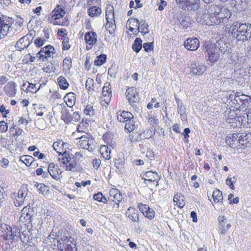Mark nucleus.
I'll list each match as a JSON object with an SVG mask.
<instances>
[{
    "label": "nucleus",
    "instance_id": "1",
    "mask_svg": "<svg viewBox=\"0 0 251 251\" xmlns=\"http://www.w3.org/2000/svg\"><path fill=\"white\" fill-rule=\"evenodd\" d=\"M229 32L237 42H243L251 38V24L233 23L229 28Z\"/></svg>",
    "mask_w": 251,
    "mask_h": 251
},
{
    "label": "nucleus",
    "instance_id": "2",
    "mask_svg": "<svg viewBox=\"0 0 251 251\" xmlns=\"http://www.w3.org/2000/svg\"><path fill=\"white\" fill-rule=\"evenodd\" d=\"M185 11L195 12L200 8V0H175Z\"/></svg>",
    "mask_w": 251,
    "mask_h": 251
},
{
    "label": "nucleus",
    "instance_id": "3",
    "mask_svg": "<svg viewBox=\"0 0 251 251\" xmlns=\"http://www.w3.org/2000/svg\"><path fill=\"white\" fill-rule=\"evenodd\" d=\"M11 19L6 17H0V38H2L9 33H12Z\"/></svg>",
    "mask_w": 251,
    "mask_h": 251
},
{
    "label": "nucleus",
    "instance_id": "4",
    "mask_svg": "<svg viewBox=\"0 0 251 251\" xmlns=\"http://www.w3.org/2000/svg\"><path fill=\"white\" fill-rule=\"evenodd\" d=\"M205 48L209 60L211 62L216 61L220 56V52L217 47H216L214 44H210L207 45Z\"/></svg>",
    "mask_w": 251,
    "mask_h": 251
},
{
    "label": "nucleus",
    "instance_id": "5",
    "mask_svg": "<svg viewBox=\"0 0 251 251\" xmlns=\"http://www.w3.org/2000/svg\"><path fill=\"white\" fill-rule=\"evenodd\" d=\"M54 48L50 46L47 45L43 48H42L37 54V56L42 61H45L50 57L51 53H54Z\"/></svg>",
    "mask_w": 251,
    "mask_h": 251
},
{
    "label": "nucleus",
    "instance_id": "6",
    "mask_svg": "<svg viewBox=\"0 0 251 251\" xmlns=\"http://www.w3.org/2000/svg\"><path fill=\"white\" fill-rule=\"evenodd\" d=\"M28 191L26 186L23 185L21 187L18 192L17 199L14 201L16 206L19 207L24 204L25 199L28 194Z\"/></svg>",
    "mask_w": 251,
    "mask_h": 251
},
{
    "label": "nucleus",
    "instance_id": "7",
    "mask_svg": "<svg viewBox=\"0 0 251 251\" xmlns=\"http://www.w3.org/2000/svg\"><path fill=\"white\" fill-rule=\"evenodd\" d=\"M138 207L146 218L149 220H152L154 218L155 212L148 205L140 203L138 204Z\"/></svg>",
    "mask_w": 251,
    "mask_h": 251
},
{
    "label": "nucleus",
    "instance_id": "8",
    "mask_svg": "<svg viewBox=\"0 0 251 251\" xmlns=\"http://www.w3.org/2000/svg\"><path fill=\"white\" fill-rule=\"evenodd\" d=\"M33 210L30 208L29 205L25 206L21 211L20 220L29 224L32 220Z\"/></svg>",
    "mask_w": 251,
    "mask_h": 251
},
{
    "label": "nucleus",
    "instance_id": "9",
    "mask_svg": "<svg viewBox=\"0 0 251 251\" xmlns=\"http://www.w3.org/2000/svg\"><path fill=\"white\" fill-rule=\"evenodd\" d=\"M126 94L130 104L137 103L139 101V96L135 88L133 87L128 88L126 89Z\"/></svg>",
    "mask_w": 251,
    "mask_h": 251
},
{
    "label": "nucleus",
    "instance_id": "10",
    "mask_svg": "<svg viewBox=\"0 0 251 251\" xmlns=\"http://www.w3.org/2000/svg\"><path fill=\"white\" fill-rule=\"evenodd\" d=\"M31 43L32 40H29V35H25L17 42L15 47L17 50L21 51L29 47Z\"/></svg>",
    "mask_w": 251,
    "mask_h": 251
},
{
    "label": "nucleus",
    "instance_id": "11",
    "mask_svg": "<svg viewBox=\"0 0 251 251\" xmlns=\"http://www.w3.org/2000/svg\"><path fill=\"white\" fill-rule=\"evenodd\" d=\"M218 227L220 233L224 234L231 227V225L229 223H228L226 218L224 216H219L218 217Z\"/></svg>",
    "mask_w": 251,
    "mask_h": 251
},
{
    "label": "nucleus",
    "instance_id": "12",
    "mask_svg": "<svg viewBox=\"0 0 251 251\" xmlns=\"http://www.w3.org/2000/svg\"><path fill=\"white\" fill-rule=\"evenodd\" d=\"M239 134L240 133H238L228 134L226 138V144L231 148H235L237 144H239V141H238Z\"/></svg>",
    "mask_w": 251,
    "mask_h": 251
},
{
    "label": "nucleus",
    "instance_id": "13",
    "mask_svg": "<svg viewBox=\"0 0 251 251\" xmlns=\"http://www.w3.org/2000/svg\"><path fill=\"white\" fill-rule=\"evenodd\" d=\"M184 46L188 50H196L200 46V41L196 38H188L184 42Z\"/></svg>",
    "mask_w": 251,
    "mask_h": 251
},
{
    "label": "nucleus",
    "instance_id": "14",
    "mask_svg": "<svg viewBox=\"0 0 251 251\" xmlns=\"http://www.w3.org/2000/svg\"><path fill=\"white\" fill-rule=\"evenodd\" d=\"M57 248L59 251H76L75 244L73 242L68 240L62 246L60 241H58Z\"/></svg>",
    "mask_w": 251,
    "mask_h": 251
},
{
    "label": "nucleus",
    "instance_id": "15",
    "mask_svg": "<svg viewBox=\"0 0 251 251\" xmlns=\"http://www.w3.org/2000/svg\"><path fill=\"white\" fill-rule=\"evenodd\" d=\"M62 156L63 157V164H66L67 163H69V164L66 165V170L68 171H73L74 169H75L76 167V165L77 164V161H75L74 159L71 161V159L69 156V154L67 153L66 151L63 152L62 154Z\"/></svg>",
    "mask_w": 251,
    "mask_h": 251
},
{
    "label": "nucleus",
    "instance_id": "16",
    "mask_svg": "<svg viewBox=\"0 0 251 251\" xmlns=\"http://www.w3.org/2000/svg\"><path fill=\"white\" fill-rule=\"evenodd\" d=\"M16 84L13 81L8 82L4 87L3 90L7 96L9 97L15 96L17 93Z\"/></svg>",
    "mask_w": 251,
    "mask_h": 251
},
{
    "label": "nucleus",
    "instance_id": "17",
    "mask_svg": "<svg viewBox=\"0 0 251 251\" xmlns=\"http://www.w3.org/2000/svg\"><path fill=\"white\" fill-rule=\"evenodd\" d=\"M108 200L114 202H120L123 199L121 192L116 188H112L109 191Z\"/></svg>",
    "mask_w": 251,
    "mask_h": 251
},
{
    "label": "nucleus",
    "instance_id": "18",
    "mask_svg": "<svg viewBox=\"0 0 251 251\" xmlns=\"http://www.w3.org/2000/svg\"><path fill=\"white\" fill-rule=\"evenodd\" d=\"M214 45L217 47L219 52L223 53L228 51L230 48V43L223 39H220Z\"/></svg>",
    "mask_w": 251,
    "mask_h": 251
},
{
    "label": "nucleus",
    "instance_id": "19",
    "mask_svg": "<svg viewBox=\"0 0 251 251\" xmlns=\"http://www.w3.org/2000/svg\"><path fill=\"white\" fill-rule=\"evenodd\" d=\"M84 40L87 45H94L97 42V34L94 31L87 32L85 34Z\"/></svg>",
    "mask_w": 251,
    "mask_h": 251
},
{
    "label": "nucleus",
    "instance_id": "20",
    "mask_svg": "<svg viewBox=\"0 0 251 251\" xmlns=\"http://www.w3.org/2000/svg\"><path fill=\"white\" fill-rule=\"evenodd\" d=\"M126 214L133 223H138L139 222V213L137 210L135 208H128L126 211Z\"/></svg>",
    "mask_w": 251,
    "mask_h": 251
},
{
    "label": "nucleus",
    "instance_id": "21",
    "mask_svg": "<svg viewBox=\"0 0 251 251\" xmlns=\"http://www.w3.org/2000/svg\"><path fill=\"white\" fill-rule=\"evenodd\" d=\"M238 141H239V144L246 147H247L248 144L251 146V133H240Z\"/></svg>",
    "mask_w": 251,
    "mask_h": 251
},
{
    "label": "nucleus",
    "instance_id": "22",
    "mask_svg": "<svg viewBox=\"0 0 251 251\" xmlns=\"http://www.w3.org/2000/svg\"><path fill=\"white\" fill-rule=\"evenodd\" d=\"M117 120L122 123H124L128 120L133 118L132 114L129 112L126 111H119L117 113Z\"/></svg>",
    "mask_w": 251,
    "mask_h": 251
},
{
    "label": "nucleus",
    "instance_id": "23",
    "mask_svg": "<svg viewBox=\"0 0 251 251\" xmlns=\"http://www.w3.org/2000/svg\"><path fill=\"white\" fill-rule=\"evenodd\" d=\"M106 19L107 23H111L113 25L112 21L115 22V15L114 13V7L111 5H108L106 8Z\"/></svg>",
    "mask_w": 251,
    "mask_h": 251
},
{
    "label": "nucleus",
    "instance_id": "24",
    "mask_svg": "<svg viewBox=\"0 0 251 251\" xmlns=\"http://www.w3.org/2000/svg\"><path fill=\"white\" fill-rule=\"evenodd\" d=\"M64 99L67 105L72 107L75 102V95L73 92H70L65 96Z\"/></svg>",
    "mask_w": 251,
    "mask_h": 251
},
{
    "label": "nucleus",
    "instance_id": "25",
    "mask_svg": "<svg viewBox=\"0 0 251 251\" xmlns=\"http://www.w3.org/2000/svg\"><path fill=\"white\" fill-rule=\"evenodd\" d=\"M102 93L103 97L107 98V99L105 98L104 100L105 101L111 98L112 96L111 86L109 82H106L104 83V86L102 88Z\"/></svg>",
    "mask_w": 251,
    "mask_h": 251
},
{
    "label": "nucleus",
    "instance_id": "26",
    "mask_svg": "<svg viewBox=\"0 0 251 251\" xmlns=\"http://www.w3.org/2000/svg\"><path fill=\"white\" fill-rule=\"evenodd\" d=\"M191 72L196 75H201L205 71V67L199 64H194L191 67Z\"/></svg>",
    "mask_w": 251,
    "mask_h": 251
},
{
    "label": "nucleus",
    "instance_id": "27",
    "mask_svg": "<svg viewBox=\"0 0 251 251\" xmlns=\"http://www.w3.org/2000/svg\"><path fill=\"white\" fill-rule=\"evenodd\" d=\"M239 112L240 111H239L238 109H236V110L234 109H230L229 111H226V118H227V122L229 123H231L233 125V122H235V119H236V117L238 115V114L237 113V112Z\"/></svg>",
    "mask_w": 251,
    "mask_h": 251
},
{
    "label": "nucleus",
    "instance_id": "28",
    "mask_svg": "<svg viewBox=\"0 0 251 251\" xmlns=\"http://www.w3.org/2000/svg\"><path fill=\"white\" fill-rule=\"evenodd\" d=\"M125 129L128 132H131L136 129L137 127V125L135 124V122L133 118L129 119L126 122Z\"/></svg>",
    "mask_w": 251,
    "mask_h": 251
},
{
    "label": "nucleus",
    "instance_id": "29",
    "mask_svg": "<svg viewBox=\"0 0 251 251\" xmlns=\"http://www.w3.org/2000/svg\"><path fill=\"white\" fill-rule=\"evenodd\" d=\"M232 4L236 8L237 10H242L245 9L247 6L246 0H232Z\"/></svg>",
    "mask_w": 251,
    "mask_h": 251
},
{
    "label": "nucleus",
    "instance_id": "30",
    "mask_svg": "<svg viewBox=\"0 0 251 251\" xmlns=\"http://www.w3.org/2000/svg\"><path fill=\"white\" fill-rule=\"evenodd\" d=\"M209 18V15L206 14L198 13L196 16V21L202 25H208L207 19Z\"/></svg>",
    "mask_w": 251,
    "mask_h": 251
},
{
    "label": "nucleus",
    "instance_id": "31",
    "mask_svg": "<svg viewBox=\"0 0 251 251\" xmlns=\"http://www.w3.org/2000/svg\"><path fill=\"white\" fill-rule=\"evenodd\" d=\"M143 178H151V181L158 182L160 179V176L156 173L148 171L143 175Z\"/></svg>",
    "mask_w": 251,
    "mask_h": 251
},
{
    "label": "nucleus",
    "instance_id": "32",
    "mask_svg": "<svg viewBox=\"0 0 251 251\" xmlns=\"http://www.w3.org/2000/svg\"><path fill=\"white\" fill-rule=\"evenodd\" d=\"M88 13L91 17H97L101 13V8L94 6L90 7L88 10Z\"/></svg>",
    "mask_w": 251,
    "mask_h": 251
},
{
    "label": "nucleus",
    "instance_id": "33",
    "mask_svg": "<svg viewBox=\"0 0 251 251\" xmlns=\"http://www.w3.org/2000/svg\"><path fill=\"white\" fill-rule=\"evenodd\" d=\"M100 152L102 156L106 160L111 158V149L106 145H102L100 148Z\"/></svg>",
    "mask_w": 251,
    "mask_h": 251
},
{
    "label": "nucleus",
    "instance_id": "34",
    "mask_svg": "<svg viewBox=\"0 0 251 251\" xmlns=\"http://www.w3.org/2000/svg\"><path fill=\"white\" fill-rule=\"evenodd\" d=\"M72 115L69 113L66 108L62 109L61 111L62 119L66 123H71L72 122Z\"/></svg>",
    "mask_w": 251,
    "mask_h": 251
},
{
    "label": "nucleus",
    "instance_id": "35",
    "mask_svg": "<svg viewBox=\"0 0 251 251\" xmlns=\"http://www.w3.org/2000/svg\"><path fill=\"white\" fill-rule=\"evenodd\" d=\"M8 236H10L13 237L14 238L15 237L18 238V237L21 236L20 234L19 228L15 226H14L12 227L10 226V228L9 229V231H8ZM20 238H21V240L23 242H24L23 241V239L21 237H20Z\"/></svg>",
    "mask_w": 251,
    "mask_h": 251
},
{
    "label": "nucleus",
    "instance_id": "36",
    "mask_svg": "<svg viewBox=\"0 0 251 251\" xmlns=\"http://www.w3.org/2000/svg\"><path fill=\"white\" fill-rule=\"evenodd\" d=\"M72 61L70 57H66L63 61V70L66 72H69L72 67Z\"/></svg>",
    "mask_w": 251,
    "mask_h": 251
},
{
    "label": "nucleus",
    "instance_id": "37",
    "mask_svg": "<svg viewBox=\"0 0 251 251\" xmlns=\"http://www.w3.org/2000/svg\"><path fill=\"white\" fill-rule=\"evenodd\" d=\"M57 81L60 88L61 89L66 90L69 86V84L65 77L60 76L57 78Z\"/></svg>",
    "mask_w": 251,
    "mask_h": 251
},
{
    "label": "nucleus",
    "instance_id": "38",
    "mask_svg": "<svg viewBox=\"0 0 251 251\" xmlns=\"http://www.w3.org/2000/svg\"><path fill=\"white\" fill-rule=\"evenodd\" d=\"M10 228V226L5 223H2V219L0 218V234H1V235H6L8 236V231H9V229Z\"/></svg>",
    "mask_w": 251,
    "mask_h": 251
},
{
    "label": "nucleus",
    "instance_id": "39",
    "mask_svg": "<svg viewBox=\"0 0 251 251\" xmlns=\"http://www.w3.org/2000/svg\"><path fill=\"white\" fill-rule=\"evenodd\" d=\"M229 99L230 101L232 102V104L235 105V106H239V108H240L242 101L241 100V98H240L238 93H237L235 95H230L229 97Z\"/></svg>",
    "mask_w": 251,
    "mask_h": 251
},
{
    "label": "nucleus",
    "instance_id": "40",
    "mask_svg": "<svg viewBox=\"0 0 251 251\" xmlns=\"http://www.w3.org/2000/svg\"><path fill=\"white\" fill-rule=\"evenodd\" d=\"M53 16L55 17V19H58L63 17L65 14V12L63 9L58 6L53 11Z\"/></svg>",
    "mask_w": 251,
    "mask_h": 251
},
{
    "label": "nucleus",
    "instance_id": "41",
    "mask_svg": "<svg viewBox=\"0 0 251 251\" xmlns=\"http://www.w3.org/2000/svg\"><path fill=\"white\" fill-rule=\"evenodd\" d=\"M173 201L174 203H176V204L180 208H182L185 205V203L183 198L180 195L176 194L175 195Z\"/></svg>",
    "mask_w": 251,
    "mask_h": 251
},
{
    "label": "nucleus",
    "instance_id": "42",
    "mask_svg": "<svg viewBox=\"0 0 251 251\" xmlns=\"http://www.w3.org/2000/svg\"><path fill=\"white\" fill-rule=\"evenodd\" d=\"M212 197L213 198L214 202L216 203L221 202L223 199L222 193L219 189L213 191Z\"/></svg>",
    "mask_w": 251,
    "mask_h": 251
},
{
    "label": "nucleus",
    "instance_id": "43",
    "mask_svg": "<svg viewBox=\"0 0 251 251\" xmlns=\"http://www.w3.org/2000/svg\"><path fill=\"white\" fill-rule=\"evenodd\" d=\"M34 186L36 187L39 193L43 195L47 194L49 191L48 187L42 183H38L36 182L34 184Z\"/></svg>",
    "mask_w": 251,
    "mask_h": 251
},
{
    "label": "nucleus",
    "instance_id": "44",
    "mask_svg": "<svg viewBox=\"0 0 251 251\" xmlns=\"http://www.w3.org/2000/svg\"><path fill=\"white\" fill-rule=\"evenodd\" d=\"M142 41L140 38H137L132 45V49L137 53H138L142 49Z\"/></svg>",
    "mask_w": 251,
    "mask_h": 251
},
{
    "label": "nucleus",
    "instance_id": "45",
    "mask_svg": "<svg viewBox=\"0 0 251 251\" xmlns=\"http://www.w3.org/2000/svg\"><path fill=\"white\" fill-rule=\"evenodd\" d=\"M88 134L82 135L79 137V141L78 143V146L83 149H87V140Z\"/></svg>",
    "mask_w": 251,
    "mask_h": 251
},
{
    "label": "nucleus",
    "instance_id": "46",
    "mask_svg": "<svg viewBox=\"0 0 251 251\" xmlns=\"http://www.w3.org/2000/svg\"><path fill=\"white\" fill-rule=\"evenodd\" d=\"M106 55L104 54H101L97 57L94 61V65L99 66H101L106 61Z\"/></svg>",
    "mask_w": 251,
    "mask_h": 251
},
{
    "label": "nucleus",
    "instance_id": "47",
    "mask_svg": "<svg viewBox=\"0 0 251 251\" xmlns=\"http://www.w3.org/2000/svg\"><path fill=\"white\" fill-rule=\"evenodd\" d=\"M34 158L29 155H23L20 157V160L24 162L27 166L31 165L34 161Z\"/></svg>",
    "mask_w": 251,
    "mask_h": 251
},
{
    "label": "nucleus",
    "instance_id": "48",
    "mask_svg": "<svg viewBox=\"0 0 251 251\" xmlns=\"http://www.w3.org/2000/svg\"><path fill=\"white\" fill-rule=\"evenodd\" d=\"M139 23L140 25H141V26H140L141 32L143 35L148 33L149 32V31L148 30L149 25L146 23L145 20L142 19L141 21H139Z\"/></svg>",
    "mask_w": 251,
    "mask_h": 251
},
{
    "label": "nucleus",
    "instance_id": "49",
    "mask_svg": "<svg viewBox=\"0 0 251 251\" xmlns=\"http://www.w3.org/2000/svg\"><path fill=\"white\" fill-rule=\"evenodd\" d=\"M127 24L131 25L132 26L137 27V30L140 31L139 20L137 18H131L127 21Z\"/></svg>",
    "mask_w": 251,
    "mask_h": 251
},
{
    "label": "nucleus",
    "instance_id": "50",
    "mask_svg": "<svg viewBox=\"0 0 251 251\" xmlns=\"http://www.w3.org/2000/svg\"><path fill=\"white\" fill-rule=\"evenodd\" d=\"M4 184L0 182V206L2 202L4 201L6 194L5 193Z\"/></svg>",
    "mask_w": 251,
    "mask_h": 251
},
{
    "label": "nucleus",
    "instance_id": "51",
    "mask_svg": "<svg viewBox=\"0 0 251 251\" xmlns=\"http://www.w3.org/2000/svg\"><path fill=\"white\" fill-rule=\"evenodd\" d=\"M95 141L94 139L92 137V136L90 135H88L87 140V149L89 151H92L94 149V144Z\"/></svg>",
    "mask_w": 251,
    "mask_h": 251
},
{
    "label": "nucleus",
    "instance_id": "52",
    "mask_svg": "<svg viewBox=\"0 0 251 251\" xmlns=\"http://www.w3.org/2000/svg\"><path fill=\"white\" fill-rule=\"evenodd\" d=\"M49 173L53 178L57 180L60 178L61 171L57 168L49 172Z\"/></svg>",
    "mask_w": 251,
    "mask_h": 251
},
{
    "label": "nucleus",
    "instance_id": "53",
    "mask_svg": "<svg viewBox=\"0 0 251 251\" xmlns=\"http://www.w3.org/2000/svg\"><path fill=\"white\" fill-rule=\"evenodd\" d=\"M40 89V87L38 88H36V84L28 83V86L26 87L25 90H26L27 92H31L32 93H36Z\"/></svg>",
    "mask_w": 251,
    "mask_h": 251
},
{
    "label": "nucleus",
    "instance_id": "54",
    "mask_svg": "<svg viewBox=\"0 0 251 251\" xmlns=\"http://www.w3.org/2000/svg\"><path fill=\"white\" fill-rule=\"evenodd\" d=\"M84 113L86 115L92 117L95 114V110L92 105H88L84 110Z\"/></svg>",
    "mask_w": 251,
    "mask_h": 251
},
{
    "label": "nucleus",
    "instance_id": "55",
    "mask_svg": "<svg viewBox=\"0 0 251 251\" xmlns=\"http://www.w3.org/2000/svg\"><path fill=\"white\" fill-rule=\"evenodd\" d=\"M63 145V142L62 141L59 142H54L53 144L52 147L55 151H56L57 153H58L59 155L61 154V152L58 151L59 148H61L62 147Z\"/></svg>",
    "mask_w": 251,
    "mask_h": 251
},
{
    "label": "nucleus",
    "instance_id": "56",
    "mask_svg": "<svg viewBox=\"0 0 251 251\" xmlns=\"http://www.w3.org/2000/svg\"><path fill=\"white\" fill-rule=\"evenodd\" d=\"M235 183V180H232V178L229 176H228L226 180V184L228 185L231 189L233 190L235 189V187L233 184Z\"/></svg>",
    "mask_w": 251,
    "mask_h": 251
},
{
    "label": "nucleus",
    "instance_id": "57",
    "mask_svg": "<svg viewBox=\"0 0 251 251\" xmlns=\"http://www.w3.org/2000/svg\"><path fill=\"white\" fill-rule=\"evenodd\" d=\"M243 125V120L242 119V117L240 116H237L236 119H235V122H233V124L231 125L234 127L235 126H240Z\"/></svg>",
    "mask_w": 251,
    "mask_h": 251
},
{
    "label": "nucleus",
    "instance_id": "58",
    "mask_svg": "<svg viewBox=\"0 0 251 251\" xmlns=\"http://www.w3.org/2000/svg\"><path fill=\"white\" fill-rule=\"evenodd\" d=\"M153 43H146L143 45V48L147 52L153 50Z\"/></svg>",
    "mask_w": 251,
    "mask_h": 251
},
{
    "label": "nucleus",
    "instance_id": "59",
    "mask_svg": "<svg viewBox=\"0 0 251 251\" xmlns=\"http://www.w3.org/2000/svg\"><path fill=\"white\" fill-rule=\"evenodd\" d=\"M34 44L35 46L38 48L42 46L45 44V40L43 39H42L40 37H37L34 40Z\"/></svg>",
    "mask_w": 251,
    "mask_h": 251
},
{
    "label": "nucleus",
    "instance_id": "60",
    "mask_svg": "<svg viewBox=\"0 0 251 251\" xmlns=\"http://www.w3.org/2000/svg\"><path fill=\"white\" fill-rule=\"evenodd\" d=\"M250 102V98L248 97L247 99H246L244 101H243V102H242L240 109H244V108H246V109H247V108L249 107V105Z\"/></svg>",
    "mask_w": 251,
    "mask_h": 251
},
{
    "label": "nucleus",
    "instance_id": "61",
    "mask_svg": "<svg viewBox=\"0 0 251 251\" xmlns=\"http://www.w3.org/2000/svg\"><path fill=\"white\" fill-rule=\"evenodd\" d=\"M94 80L92 78H89L86 82L85 83V87L89 91L92 89V87L93 85Z\"/></svg>",
    "mask_w": 251,
    "mask_h": 251
},
{
    "label": "nucleus",
    "instance_id": "62",
    "mask_svg": "<svg viewBox=\"0 0 251 251\" xmlns=\"http://www.w3.org/2000/svg\"><path fill=\"white\" fill-rule=\"evenodd\" d=\"M70 48V45L69 44V39L65 38L62 42V50H67Z\"/></svg>",
    "mask_w": 251,
    "mask_h": 251
},
{
    "label": "nucleus",
    "instance_id": "63",
    "mask_svg": "<svg viewBox=\"0 0 251 251\" xmlns=\"http://www.w3.org/2000/svg\"><path fill=\"white\" fill-rule=\"evenodd\" d=\"M71 118H72V122L71 123H75L80 120V116L78 112H75L73 113Z\"/></svg>",
    "mask_w": 251,
    "mask_h": 251
},
{
    "label": "nucleus",
    "instance_id": "64",
    "mask_svg": "<svg viewBox=\"0 0 251 251\" xmlns=\"http://www.w3.org/2000/svg\"><path fill=\"white\" fill-rule=\"evenodd\" d=\"M177 110L180 115H183L185 113L186 107L183 104L177 105Z\"/></svg>",
    "mask_w": 251,
    "mask_h": 251
}]
</instances>
